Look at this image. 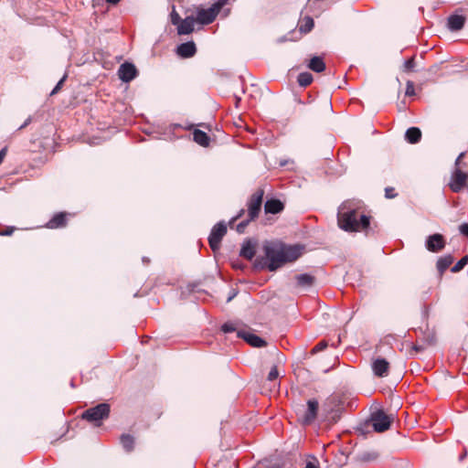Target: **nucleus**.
Listing matches in <instances>:
<instances>
[{
  "instance_id": "obj_1",
  "label": "nucleus",
  "mask_w": 468,
  "mask_h": 468,
  "mask_svg": "<svg viewBox=\"0 0 468 468\" xmlns=\"http://www.w3.org/2000/svg\"><path fill=\"white\" fill-rule=\"evenodd\" d=\"M264 256L257 257L254 261L256 269H268L274 271L287 262L296 261L302 254L300 246H288L281 242L265 241Z\"/></svg>"
},
{
  "instance_id": "obj_2",
  "label": "nucleus",
  "mask_w": 468,
  "mask_h": 468,
  "mask_svg": "<svg viewBox=\"0 0 468 468\" xmlns=\"http://www.w3.org/2000/svg\"><path fill=\"white\" fill-rule=\"evenodd\" d=\"M361 208L359 200H346L338 207V227L346 232H358L369 227L370 218L365 214H359Z\"/></svg>"
},
{
  "instance_id": "obj_3",
  "label": "nucleus",
  "mask_w": 468,
  "mask_h": 468,
  "mask_svg": "<svg viewBox=\"0 0 468 468\" xmlns=\"http://www.w3.org/2000/svg\"><path fill=\"white\" fill-rule=\"evenodd\" d=\"M109 414L110 405L107 403H101L95 407L86 410L82 413L81 418L99 427L101 424V420L107 419Z\"/></svg>"
},
{
  "instance_id": "obj_4",
  "label": "nucleus",
  "mask_w": 468,
  "mask_h": 468,
  "mask_svg": "<svg viewBox=\"0 0 468 468\" xmlns=\"http://www.w3.org/2000/svg\"><path fill=\"white\" fill-rule=\"evenodd\" d=\"M227 2L228 0H218L209 8L198 10L197 13V22L202 25L212 23Z\"/></svg>"
},
{
  "instance_id": "obj_5",
  "label": "nucleus",
  "mask_w": 468,
  "mask_h": 468,
  "mask_svg": "<svg viewBox=\"0 0 468 468\" xmlns=\"http://www.w3.org/2000/svg\"><path fill=\"white\" fill-rule=\"evenodd\" d=\"M393 421L391 415H387L382 410L370 414L369 423L376 432H384L390 428Z\"/></svg>"
},
{
  "instance_id": "obj_6",
  "label": "nucleus",
  "mask_w": 468,
  "mask_h": 468,
  "mask_svg": "<svg viewBox=\"0 0 468 468\" xmlns=\"http://www.w3.org/2000/svg\"><path fill=\"white\" fill-rule=\"evenodd\" d=\"M227 233V225L225 222L220 221L217 223L211 229L208 237V242L211 250L216 251L219 249L221 239Z\"/></svg>"
},
{
  "instance_id": "obj_7",
  "label": "nucleus",
  "mask_w": 468,
  "mask_h": 468,
  "mask_svg": "<svg viewBox=\"0 0 468 468\" xmlns=\"http://www.w3.org/2000/svg\"><path fill=\"white\" fill-rule=\"evenodd\" d=\"M453 192H460L463 187H468V174L456 167L452 174L449 184Z\"/></svg>"
},
{
  "instance_id": "obj_8",
  "label": "nucleus",
  "mask_w": 468,
  "mask_h": 468,
  "mask_svg": "<svg viewBox=\"0 0 468 468\" xmlns=\"http://www.w3.org/2000/svg\"><path fill=\"white\" fill-rule=\"evenodd\" d=\"M264 191L258 189L248 202V212L250 219H255L261 211Z\"/></svg>"
},
{
  "instance_id": "obj_9",
  "label": "nucleus",
  "mask_w": 468,
  "mask_h": 468,
  "mask_svg": "<svg viewBox=\"0 0 468 468\" xmlns=\"http://www.w3.org/2000/svg\"><path fill=\"white\" fill-rule=\"evenodd\" d=\"M137 75V69L133 63L124 62L122 63L118 70V76L123 82L132 81Z\"/></svg>"
},
{
  "instance_id": "obj_10",
  "label": "nucleus",
  "mask_w": 468,
  "mask_h": 468,
  "mask_svg": "<svg viewBox=\"0 0 468 468\" xmlns=\"http://www.w3.org/2000/svg\"><path fill=\"white\" fill-rule=\"evenodd\" d=\"M426 249L431 252H439L445 247V240L441 234L430 235L426 239Z\"/></svg>"
},
{
  "instance_id": "obj_11",
  "label": "nucleus",
  "mask_w": 468,
  "mask_h": 468,
  "mask_svg": "<svg viewBox=\"0 0 468 468\" xmlns=\"http://www.w3.org/2000/svg\"><path fill=\"white\" fill-rule=\"evenodd\" d=\"M319 403L316 399H309L307 401V408L302 416V421L303 424L308 425L314 421Z\"/></svg>"
},
{
  "instance_id": "obj_12",
  "label": "nucleus",
  "mask_w": 468,
  "mask_h": 468,
  "mask_svg": "<svg viewBox=\"0 0 468 468\" xmlns=\"http://www.w3.org/2000/svg\"><path fill=\"white\" fill-rule=\"evenodd\" d=\"M237 335L238 337L244 339L251 346L262 347L266 346L265 340L254 334L240 330L237 332Z\"/></svg>"
},
{
  "instance_id": "obj_13",
  "label": "nucleus",
  "mask_w": 468,
  "mask_h": 468,
  "mask_svg": "<svg viewBox=\"0 0 468 468\" xmlns=\"http://www.w3.org/2000/svg\"><path fill=\"white\" fill-rule=\"evenodd\" d=\"M389 363L382 357H378L372 362V370L378 378H384L388 375Z\"/></svg>"
},
{
  "instance_id": "obj_14",
  "label": "nucleus",
  "mask_w": 468,
  "mask_h": 468,
  "mask_svg": "<svg viewBox=\"0 0 468 468\" xmlns=\"http://www.w3.org/2000/svg\"><path fill=\"white\" fill-rule=\"evenodd\" d=\"M197 52L196 44L193 41L182 43L176 48V54L183 58H192Z\"/></svg>"
},
{
  "instance_id": "obj_15",
  "label": "nucleus",
  "mask_w": 468,
  "mask_h": 468,
  "mask_svg": "<svg viewBox=\"0 0 468 468\" xmlns=\"http://www.w3.org/2000/svg\"><path fill=\"white\" fill-rule=\"evenodd\" d=\"M256 253V242L247 239L242 243L239 255L249 261H251Z\"/></svg>"
},
{
  "instance_id": "obj_16",
  "label": "nucleus",
  "mask_w": 468,
  "mask_h": 468,
  "mask_svg": "<svg viewBox=\"0 0 468 468\" xmlns=\"http://www.w3.org/2000/svg\"><path fill=\"white\" fill-rule=\"evenodd\" d=\"M465 23V17L462 15L452 14L447 19V27L451 31L461 30Z\"/></svg>"
},
{
  "instance_id": "obj_17",
  "label": "nucleus",
  "mask_w": 468,
  "mask_h": 468,
  "mask_svg": "<svg viewBox=\"0 0 468 468\" xmlns=\"http://www.w3.org/2000/svg\"><path fill=\"white\" fill-rule=\"evenodd\" d=\"M195 26V19L193 16H187L182 20L177 27L178 35H188L193 32Z\"/></svg>"
},
{
  "instance_id": "obj_18",
  "label": "nucleus",
  "mask_w": 468,
  "mask_h": 468,
  "mask_svg": "<svg viewBox=\"0 0 468 468\" xmlns=\"http://www.w3.org/2000/svg\"><path fill=\"white\" fill-rule=\"evenodd\" d=\"M264 209L266 213L277 214L283 209V204L275 198H271L266 201Z\"/></svg>"
},
{
  "instance_id": "obj_19",
  "label": "nucleus",
  "mask_w": 468,
  "mask_h": 468,
  "mask_svg": "<svg viewBox=\"0 0 468 468\" xmlns=\"http://www.w3.org/2000/svg\"><path fill=\"white\" fill-rule=\"evenodd\" d=\"M67 214L60 212L53 216V218L47 223L48 229L62 228L66 225Z\"/></svg>"
},
{
  "instance_id": "obj_20",
  "label": "nucleus",
  "mask_w": 468,
  "mask_h": 468,
  "mask_svg": "<svg viewBox=\"0 0 468 468\" xmlns=\"http://www.w3.org/2000/svg\"><path fill=\"white\" fill-rule=\"evenodd\" d=\"M297 285L308 289L314 285V277L308 273H302L295 276Z\"/></svg>"
},
{
  "instance_id": "obj_21",
  "label": "nucleus",
  "mask_w": 468,
  "mask_h": 468,
  "mask_svg": "<svg viewBox=\"0 0 468 468\" xmlns=\"http://www.w3.org/2000/svg\"><path fill=\"white\" fill-rule=\"evenodd\" d=\"M453 262V257L451 254L440 257L436 263V268L441 276L443 272L450 267Z\"/></svg>"
},
{
  "instance_id": "obj_22",
  "label": "nucleus",
  "mask_w": 468,
  "mask_h": 468,
  "mask_svg": "<svg viewBox=\"0 0 468 468\" xmlns=\"http://www.w3.org/2000/svg\"><path fill=\"white\" fill-rule=\"evenodd\" d=\"M193 140L201 146H208L210 139L208 135L198 129H196L193 133Z\"/></svg>"
},
{
  "instance_id": "obj_23",
  "label": "nucleus",
  "mask_w": 468,
  "mask_h": 468,
  "mask_svg": "<svg viewBox=\"0 0 468 468\" xmlns=\"http://www.w3.org/2000/svg\"><path fill=\"white\" fill-rule=\"evenodd\" d=\"M405 138L409 143L416 144L421 138V132L417 127H410L406 131Z\"/></svg>"
},
{
  "instance_id": "obj_24",
  "label": "nucleus",
  "mask_w": 468,
  "mask_h": 468,
  "mask_svg": "<svg viewBox=\"0 0 468 468\" xmlns=\"http://www.w3.org/2000/svg\"><path fill=\"white\" fill-rule=\"evenodd\" d=\"M309 69L314 72H322L325 69V64L322 58L314 56L311 58L308 65Z\"/></svg>"
},
{
  "instance_id": "obj_25",
  "label": "nucleus",
  "mask_w": 468,
  "mask_h": 468,
  "mask_svg": "<svg viewBox=\"0 0 468 468\" xmlns=\"http://www.w3.org/2000/svg\"><path fill=\"white\" fill-rule=\"evenodd\" d=\"M121 444L122 448L127 452H130L134 448V439L130 434H122L120 438Z\"/></svg>"
},
{
  "instance_id": "obj_26",
  "label": "nucleus",
  "mask_w": 468,
  "mask_h": 468,
  "mask_svg": "<svg viewBox=\"0 0 468 468\" xmlns=\"http://www.w3.org/2000/svg\"><path fill=\"white\" fill-rule=\"evenodd\" d=\"M314 26V19L310 16L304 17L303 23L299 27V31L301 34L309 33Z\"/></svg>"
},
{
  "instance_id": "obj_27",
  "label": "nucleus",
  "mask_w": 468,
  "mask_h": 468,
  "mask_svg": "<svg viewBox=\"0 0 468 468\" xmlns=\"http://www.w3.org/2000/svg\"><path fill=\"white\" fill-rule=\"evenodd\" d=\"M297 81L301 87H306L312 83L313 76L309 72H302L298 75Z\"/></svg>"
},
{
  "instance_id": "obj_28",
  "label": "nucleus",
  "mask_w": 468,
  "mask_h": 468,
  "mask_svg": "<svg viewBox=\"0 0 468 468\" xmlns=\"http://www.w3.org/2000/svg\"><path fill=\"white\" fill-rule=\"evenodd\" d=\"M468 263V255L463 257L451 269L452 272H459Z\"/></svg>"
},
{
  "instance_id": "obj_29",
  "label": "nucleus",
  "mask_w": 468,
  "mask_h": 468,
  "mask_svg": "<svg viewBox=\"0 0 468 468\" xmlns=\"http://www.w3.org/2000/svg\"><path fill=\"white\" fill-rule=\"evenodd\" d=\"M415 67V60H414V57L407 59L403 66H402V70L405 71V72H409L410 70H413Z\"/></svg>"
},
{
  "instance_id": "obj_30",
  "label": "nucleus",
  "mask_w": 468,
  "mask_h": 468,
  "mask_svg": "<svg viewBox=\"0 0 468 468\" xmlns=\"http://www.w3.org/2000/svg\"><path fill=\"white\" fill-rule=\"evenodd\" d=\"M221 330L225 333V334H229V333H232V332H235L237 330L235 324L231 322H228V323H225L222 324L221 326Z\"/></svg>"
},
{
  "instance_id": "obj_31",
  "label": "nucleus",
  "mask_w": 468,
  "mask_h": 468,
  "mask_svg": "<svg viewBox=\"0 0 468 468\" xmlns=\"http://www.w3.org/2000/svg\"><path fill=\"white\" fill-rule=\"evenodd\" d=\"M278 377H279V372H278L277 367L273 366L268 374L267 379L269 381H274L278 378Z\"/></svg>"
},
{
  "instance_id": "obj_32",
  "label": "nucleus",
  "mask_w": 468,
  "mask_h": 468,
  "mask_svg": "<svg viewBox=\"0 0 468 468\" xmlns=\"http://www.w3.org/2000/svg\"><path fill=\"white\" fill-rule=\"evenodd\" d=\"M171 16V23L173 25H178L182 20L178 13L174 9L170 15Z\"/></svg>"
},
{
  "instance_id": "obj_33",
  "label": "nucleus",
  "mask_w": 468,
  "mask_h": 468,
  "mask_svg": "<svg viewBox=\"0 0 468 468\" xmlns=\"http://www.w3.org/2000/svg\"><path fill=\"white\" fill-rule=\"evenodd\" d=\"M67 76L64 75L60 80L57 83V85L54 87V89L50 92V96L55 95L62 87Z\"/></svg>"
},
{
  "instance_id": "obj_34",
  "label": "nucleus",
  "mask_w": 468,
  "mask_h": 468,
  "mask_svg": "<svg viewBox=\"0 0 468 468\" xmlns=\"http://www.w3.org/2000/svg\"><path fill=\"white\" fill-rule=\"evenodd\" d=\"M415 94L414 90V84L412 81L408 80L407 81V87H406V95L407 96H412Z\"/></svg>"
},
{
  "instance_id": "obj_35",
  "label": "nucleus",
  "mask_w": 468,
  "mask_h": 468,
  "mask_svg": "<svg viewBox=\"0 0 468 468\" xmlns=\"http://www.w3.org/2000/svg\"><path fill=\"white\" fill-rule=\"evenodd\" d=\"M251 219H246V220H243L241 222H239L238 225H237V231L239 233H242L244 231V229H246V227L248 226L249 222L250 221Z\"/></svg>"
},
{
  "instance_id": "obj_36",
  "label": "nucleus",
  "mask_w": 468,
  "mask_h": 468,
  "mask_svg": "<svg viewBox=\"0 0 468 468\" xmlns=\"http://www.w3.org/2000/svg\"><path fill=\"white\" fill-rule=\"evenodd\" d=\"M327 346V343L325 341H321L320 343H318L314 348H313V352L314 353H316V352H319V351H322L324 350L325 347Z\"/></svg>"
},
{
  "instance_id": "obj_37",
  "label": "nucleus",
  "mask_w": 468,
  "mask_h": 468,
  "mask_svg": "<svg viewBox=\"0 0 468 468\" xmlns=\"http://www.w3.org/2000/svg\"><path fill=\"white\" fill-rule=\"evenodd\" d=\"M459 231L465 237H468V223H463L459 226Z\"/></svg>"
},
{
  "instance_id": "obj_38",
  "label": "nucleus",
  "mask_w": 468,
  "mask_h": 468,
  "mask_svg": "<svg viewBox=\"0 0 468 468\" xmlns=\"http://www.w3.org/2000/svg\"><path fill=\"white\" fill-rule=\"evenodd\" d=\"M385 196H386L387 198H393V197H395L396 194H394V189L387 187L385 189Z\"/></svg>"
},
{
  "instance_id": "obj_39",
  "label": "nucleus",
  "mask_w": 468,
  "mask_h": 468,
  "mask_svg": "<svg viewBox=\"0 0 468 468\" xmlns=\"http://www.w3.org/2000/svg\"><path fill=\"white\" fill-rule=\"evenodd\" d=\"M292 41L293 40L292 37H289L287 35L286 36H282V37H280L279 38H277L276 42L281 44V43H283V42H286V41Z\"/></svg>"
},
{
  "instance_id": "obj_40",
  "label": "nucleus",
  "mask_w": 468,
  "mask_h": 468,
  "mask_svg": "<svg viewBox=\"0 0 468 468\" xmlns=\"http://www.w3.org/2000/svg\"><path fill=\"white\" fill-rule=\"evenodd\" d=\"M6 153H7V147L5 146L4 148L1 149L0 151V165L2 164L4 158L5 157L6 155Z\"/></svg>"
},
{
  "instance_id": "obj_41",
  "label": "nucleus",
  "mask_w": 468,
  "mask_h": 468,
  "mask_svg": "<svg viewBox=\"0 0 468 468\" xmlns=\"http://www.w3.org/2000/svg\"><path fill=\"white\" fill-rule=\"evenodd\" d=\"M317 461L314 459V462H307L304 468H318Z\"/></svg>"
},
{
  "instance_id": "obj_42",
  "label": "nucleus",
  "mask_w": 468,
  "mask_h": 468,
  "mask_svg": "<svg viewBox=\"0 0 468 468\" xmlns=\"http://www.w3.org/2000/svg\"><path fill=\"white\" fill-rule=\"evenodd\" d=\"M14 231L13 228L7 229L5 231L1 232L0 234L3 236H10Z\"/></svg>"
},
{
  "instance_id": "obj_43",
  "label": "nucleus",
  "mask_w": 468,
  "mask_h": 468,
  "mask_svg": "<svg viewBox=\"0 0 468 468\" xmlns=\"http://www.w3.org/2000/svg\"><path fill=\"white\" fill-rule=\"evenodd\" d=\"M32 121V118L29 116L27 117V119L25 121V122L19 127V129H24L25 127H27Z\"/></svg>"
},
{
  "instance_id": "obj_44",
  "label": "nucleus",
  "mask_w": 468,
  "mask_h": 468,
  "mask_svg": "<svg viewBox=\"0 0 468 468\" xmlns=\"http://www.w3.org/2000/svg\"><path fill=\"white\" fill-rule=\"evenodd\" d=\"M236 294L237 292L235 291H232L227 299V303H229L236 296Z\"/></svg>"
},
{
  "instance_id": "obj_45",
  "label": "nucleus",
  "mask_w": 468,
  "mask_h": 468,
  "mask_svg": "<svg viewBox=\"0 0 468 468\" xmlns=\"http://www.w3.org/2000/svg\"><path fill=\"white\" fill-rule=\"evenodd\" d=\"M463 155H464V153H461V154H459V156H458V157H457V159L455 160V165H456V166H458V165H459V163H460L461 159L463 157Z\"/></svg>"
},
{
  "instance_id": "obj_46",
  "label": "nucleus",
  "mask_w": 468,
  "mask_h": 468,
  "mask_svg": "<svg viewBox=\"0 0 468 468\" xmlns=\"http://www.w3.org/2000/svg\"><path fill=\"white\" fill-rule=\"evenodd\" d=\"M243 213H244V209H241L236 217L232 218L231 221L237 220L239 218H240L243 215Z\"/></svg>"
},
{
  "instance_id": "obj_47",
  "label": "nucleus",
  "mask_w": 468,
  "mask_h": 468,
  "mask_svg": "<svg viewBox=\"0 0 468 468\" xmlns=\"http://www.w3.org/2000/svg\"><path fill=\"white\" fill-rule=\"evenodd\" d=\"M120 0H106L107 3L116 5Z\"/></svg>"
},
{
  "instance_id": "obj_48",
  "label": "nucleus",
  "mask_w": 468,
  "mask_h": 468,
  "mask_svg": "<svg viewBox=\"0 0 468 468\" xmlns=\"http://www.w3.org/2000/svg\"><path fill=\"white\" fill-rule=\"evenodd\" d=\"M413 349L418 352V351H421L423 349V347L420 346H414Z\"/></svg>"
},
{
  "instance_id": "obj_49",
  "label": "nucleus",
  "mask_w": 468,
  "mask_h": 468,
  "mask_svg": "<svg viewBox=\"0 0 468 468\" xmlns=\"http://www.w3.org/2000/svg\"><path fill=\"white\" fill-rule=\"evenodd\" d=\"M239 101H240V98L236 96V103H237V104H238V102H239Z\"/></svg>"
},
{
  "instance_id": "obj_50",
  "label": "nucleus",
  "mask_w": 468,
  "mask_h": 468,
  "mask_svg": "<svg viewBox=\"0 0 468 468\" xmlns=\"http://www.w3.org/2000/svg\"><path fill=\"white\" fill-rule=\"evenodd\" d=\"M174 127H175V128H178V127H181V125H180V124L176 123V124H174Z\"/></svg>"
},
{
  "instance_id": "obj_51",
  "label": "nucleus",
  "mask_w": 468,
  "mask_h": 468,
  "mask_svg": "<svg viewBox=\"0 0 468 468\" xmlns=\"http://www.w3.org/2000/svg\"><path fill=\"white\" fill-rule=\"evenodd\" d=\"M70 386H71L72 388L74 387V383H73V381H71Z\"/></svg>"
}]
</instances>
